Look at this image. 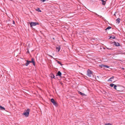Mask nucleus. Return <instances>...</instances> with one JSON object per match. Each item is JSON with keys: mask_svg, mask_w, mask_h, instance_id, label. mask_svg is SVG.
Instances as JSON below:
<instances>
[{"mask_svg": "<svg viewBox=\"0 0 125 125\" xmlns=\"http://www.w3.org/2000/svg\"><path fill=\"white\" fill-rule=\"evenodd\" d=\"M114 15H115V13Z\"/></svg>", "mask_w": 125, "mask_h": 125, "instance_id": "2f4dec72", "label": "nucleus"}, {"mask_svg": "<svg viewBox=\"0 0 125 125\" xmlns=\"http://www.w3.org/2000/svg\"><path fill=\"white\" fill-rule=\"evenodd\" d=\"M105 125H112L110 123H106L105 124Z\"/></svg>", "mask_w": 125, "mask_h": 125, "instance_id": "393cba45", "label": "nucleus"}, {"mask_svg": "<svg viewBox=\"0 0 125 125\" xmlns=\"http://www.w3.org/2000/svg\"><path fill=\"white\" fill-rule=\"evenodd\" d=\"M29 63H32L31 62V61H29Z\"/></svg>", "mask_w": 125, "mask_h": 125, "instance_id": "c756f323", "label": "nucleus"}, {"mask_svg": "<svg viewBox=\"0 0 125 125\" xmlns=\"http://www.w3.org/2000/svg\"><path fill=\"white\" fill-rule=\"evenodd\" d=\"M78 93L80 94V95H81L83 96H84L85 95V94H83L80 91H78Z\"/></svg>", "mask_w": 125, "mask_h": 125, "instance_id": "f8f14e48", "label": "nucleus"}, {"mask_svg": "<svg viewBox=\"0 0 125 125\" xmlns=\"http://www.w3.org/2000/svg\"><path fill=\"white\" fill-rule=\"evenodd\" d=\"M27 50H28V51L27 52V53H29V51L28 49L27 48Z\"/></svg>", "mask_w": 125, "mask_h": 125, "instance_id": "bb28decb", "label": "nucleus"}, {"mask_svg": "<svg viewBox=\"0 0 125 125\" xmlns=\"http://www.w3.org/2000/svg\"><path fill=\"white\" fill-rule=\"evenodd\" d=\"M111 28V27L108 26L106 29H105V31L107 30H109Z\"/></svg>", "mask_w": 125, "mask_h": 125, "instance_id": "f3484780", "label": "nucleus"}, {"mask_svg": "<svg viewBox=\"0 0 125 125\" xmlns=\"http://www.w3.org/2000/svg\"><path fill=\"white\" fill-rule=\"evenodd\" d=\"M34 58H32L31 59V62L32 63L33 65L34 66H35V63L34 61Z\"/></svg>", "mask_w": 125, "mask_h": 125, "instance_id": "6e6552de", "label": "nucleus"}, {"mask_svg": "<svg viewBox=\"0 0 125 125\" xmlns=\"http://www.w3.org/2000/svg\"><path fill=\"white\" fill-rule=\"evenodd\" d=\"M46 0H41V1L42 2H44Z\"/></svg>", "mask_w": 125, "mask_h": 125, "instance_id": "cd10ccee", "label": "nucleus"}, {"mask_svg": "<svg viewBox=\"0 0 125 125\" xmlns=\"http://www.w3.org/2000/svg\"><path fill=\"white\" fill-rule=\"evenodd\" d=\"M13 23L14 24H15V22L14 21H13Z\"/></svg>", "mask_w": 125, "mask_h": 125, "instance_id": "c85d7f7f", "label": "nucleus"}, {"mask_svg": "<svg viewBox=\"0 0 125 125\" xmlns=\"http://www.w3.org/2000/svg\"><path fill=\"white\" fill-rule=\"evenodd\" d=\"M51 77L52 78L55 79V76L53 74H52L50 75Z\"/></svg>", "mask_w": 125, "mask_h": 125, "instance_id": "4468645a", "label": "nucleus"}, {"mask_svg": "<svg viewBox=\"0 0 125 125\" xmlns=\"http://www.w3.org/2000/svg\"><path fill=\"white\" fill-rule=\"evenodd\" d=\"M51 101L55 106L57 107L58 106V104L55 101L53 98H52L51 99Z\"/></svg>", "mask_w": 125, "mask_h": 125, "instance_id": "20e7f679", "label": "nucleus"}, {"mask_svg": "<svg viewBox=\"0 0 125 125\" xmlns=\"http://www.w3.org/2000/svg\"><path fill=\"white\" fill-rule=\"evenodd\" d=\"M116 21H117L116 22H117L118 23H119L120 22V19L119 18H118L116 20Z\"/></svg>", "mask_w": 125, "mask_h": 125, "instance_id": "2eb2a0df", "label": "nucleus"}, {"mask_svg": "<svg viewBox=\"0 0 125 125\" xmlns=\"http://www.w3.org/2000/svg\"><path fill=\"white\" fill-rule=\"evenodd\" d=\"M56 51H57V52H59L60 49V47L59 46L57 47L56 48Z\"/></svg>", "mask_w": 125, "mask_h": 125, "instance_id": "9d476101", "label": "nucleus"}, {"mask_svg": "<svg viewBox=\"0 0 125 125\" xmlns=\"http://www.w3.org/2000/svg\"><path fill=\"white\" fill-rule=\"evenodd\" d=\"M114 85L115 84H114L111 83L109 84V86L111 87H113Z\"/></svg>", "mask_w": 125, "mask_h": 125, "instance_id": "5701e85b", "label": "nucleus"}, {"mask_svg": "<svg viewBox=\"0 0 125 125\" xmlns=\"http://www.w3.org/2000/svg\"><path fill=\"white\" fill-rule=\"evenodd\" d=\"M36 10H37L38 12H41V10L39 8H37V9Z\"/></svg>", "mask_w": 125, "mask_h": 125, "instance_id": "412c9836", "label": "nucleus"}, {"mask_svg": "<svg viewBox=\"0 0 125 125\" xmlns=\"http://www.w3.org/2000/svg\"><path fill=\"white\" fill-rule=\"evenodd\" d=\"M102 1V4L104 5L106 3L105 1H104V0H101Z\"/></svg>", "mask_w": 125, "mask_h": 125, "instance_id": "9b49d317", "label": "nucleus"}, {"mask_svg": "<svg viewBox=\"0 0 125 125\" xmlns=\"http://www.w3.org/2000/svg\"><path fill=\"white\" fill-rule=\"evenodd\" d=\"M107 49L108 50H112L113 49L112 48H107Z\"/></svg>", "mask_w": 125, "mask_h": 125, "instance_id": "a878e982", "label": "nucleus"}, {"mask_svg": "<svg viewBox=\"0 0 125 125\" xmlns=\"http://www.w3.org/2000/svg\"><path fill=\"white\" fill-rule=\"evenodd\" d=\"M29 23L31 27H32L33 26H35L37 25H39V24L38 22H31Z\"/></svg>", "mask_w": 125, "mask_h": 125, "instance_id": "7ed1b4c3", "label": "nucleus"}, {"mask_svg": "<svg viewBox=\"0 0 125 125\" xmlns=\"http://www.w3.org/2000/svg\"><path fill=\"white\" fill-rule=\"evenodd\" d=\"M122 69H124V68H122Z\"/></svg>", "mask_w": 125, "mask_h": 125, "instance_id": "473e14b6", "label": "nucleus"}, {"mask_svg": "<svg viewBox=\"0 0 125 125\" xmlns=\"http://www.w3.org/2000/svg\"><path fill=\"white\" fill-rule=\"evenodd\" d=\"M62 75V73L60 71H58L57 72L56 76H58L60 77Z\"/></svg>", "mask_w": 125, "mask_h": 125, "instance_id": "0eeeda50", "label": "nucleus"}, {"mask_svg": "<svg viewBox=\"0 0 125 125\" xmlns=\"http://www.w3.org/2000/svg\"><path fill=\"white\" fill-rule=\"evenodd\" d=\"M109 66H108L106 65H104V68H109Z\"/></svg>", "mask_w": 125, "mask_h": 125, "instance_id": "aec40b11", "label": "nucleus"}, {"mask_svg": "<svg viewBox=\"0 0 125 125\" xmlns=\"http://www.w3.org/2000/svg\"><path fill=\"white\" fill-rule=\"evenodd\" d=\"M113 43L114 45H115L117 46H120V43L118 42H113Z\"/></svg>", "mask_w": 125, "mask_h": 125, "instance_id": "39448f33", "label": "nucleus"}, {"mask_svg": "<svg viewBox=\"0 0 125 125\" xmlns=\"http://www.w3.org/2000/svg\"><path fill=\"white\" fill-rule=\"evenodd\" d=\"M116 90L119 92H121L122 90L120 89V87L119 86L117 87Z\"/></svg>", "mask_w": 125, "mask_h": 125, "instance_id": "423d86ee", "label": "nucleus"}, {"mask_svg": "<svg viewBox=\"0 0 125 125\" xmlns=\"http://www.w3.org/2000/svg\"><path fill=\"white\" fill-rule=\"evenodd\" d=\"M0 109L1 110H5V108L1 105H0Z\"/></svg>", "mask_w": 125, "mask_h": 125, "instance_id": "ddd939ff", "label": "nucleus"}, {"mask_svg": "<svg viewBox=\"0 0 125 125\" xmlns=\"http://www.w3.org/2000/svg\"><path fill=\"white\" fill-rule=\"evenodd\" d=\"M87 75L89 77H91L93 74V72L90 69H88L87 72Z\"/></svg>", "mask_w": 125, "mask_h": 125, "instance_id": "f03ea898", "label": "nucleus"}, {"mask_svg": "<svg viewBox=\"0 0 125 125\" xmlns=\"http://www.w3.org/2000/svg\"><path fill=\"white\" fill-rule=\"evenodd\" d=\"M27 61V62L26 63H25V65L26 66H27L30 63L29 62V61L28 60H27L26 61Z\"/></svg>", "mask_w": 125, "mask_h": 125, "instance_id": "dca6fc26", "label": "nucleus"}, {"mask_svg": "<svg viewBox=\"0 0 125 125\" xmlns=\"http://www.w3.org/2000/svg\"><path fill=\"white\" fill-rule=\"evenodd\" d=\"M104 65H103V64H101V65H99V66L100 67H101L102 68L103 67L104 68Z\"/></svg>", "mask_w": 125, "mask_h": 125, "instance_id": "b1692460", "label": "nucleus"}, {"mask_svg": "<svg viewBox=\"0 0 125 125\" xmlns=\"http://www.w3.org/2000/svg\"><path fill=\"white\" fill-rule=\"evenodd\" d=\"M114 78V77L113 76H112L108 80V81L109 82H112V79H113Z\"/></svg>", "mask_w": 125, "mask_h": 125, "instance_id": "1a4fd4ad", "label": "nucleus"}, {"mask_svg": "<svg viewBox=\"0 0 125 125\" xmlns=\"http://www.w3.org/2000/svg\"><path fill=\"white\" fill-rule=\"evenodd\" d=\"M95 14H96V15H98V16H99V15H98V14H96V13H95Z\"/></svg>", "mask_w": 125, "mask_h": 125, "instance_id": "7c9ffc66", "label": "nucleus"}, {"mask_svg": "<svg viewBox=\"0 0 125 125\" xmlns=\"http://www.w3.org/2000/svg\"><path fill=\"white\" fill-rule=\"evenodd\" d=\"M114 88L116 90V88L117 86V85H114Z\"/></svg>", "mask_w": 125, "mask_h": 125, "instance_id": "4be33fe9", "label": "nucleus"}, {"mask_svg": "<svg viewBox=\"0 0 125 125\" xmlns=\"http://www.w3.org/2000/svg\"><path fill=\"white\" fill-rule=\"evenodd\" d=\"M30 111V110L29 109L25 110L24 112L23 113L22 115H25L26 117H28L29 116Z\"/></svg>", "mask_w": 125, "mask_h": 125, "instance_id": "f257e3e1", "label": "nucleus"}, {"mask_svg": "<svg viewBox=\"0 0 125 125\" xmlns=\"http://www.w3.org/2000/svg\"><path fill=\"white\" fill-rule=\"evenodd\" d=\"M110 38L114 39L115 38V36H111L110 37L109 39H110Z\"/></svg>", "mask_w": 125, "mask_h": 125, "instance_id": "6ab92c4d", "label": "nucleus"}, {"mask_svg": "<svg viewBox=\"0 0 125 125\" xmlns=\"http://www.w3.org/2000/svg\"><path fill=\"white\" fill-rule=\"evenodd\" d=\"M57 61V62L58 64H60L62 66V64L61 63V62H60L59 61Z\"/></svg>", "mask_w": 125, "mask_h": 125, "instance_id": "a211bd4d", "label": "nucleus"}]
</instances>
